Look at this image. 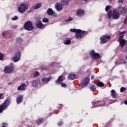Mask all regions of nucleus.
Here are the masks:
<instances>
[{
  "label": "nucleus",
  "instance_id": "1",
  "mask_svg": "<svg viewBox=\"0 0 127 127\" xmlns=\"http://www.w3.org/2000/svg\"><path fill=\"white\" fill-rule=\"evenodd\" d=\"M70 31L71 32H74L76 33L75 35V37L76 39H81L83 37V35L85 34L86 32L85 31H82L80 29H70Z\"/></svg>",
  "mask_w": 127,
  "mask_h": 127
},
{
  "label": "nucleus",
  "instance_id": "2",
  "mask_svg": "<svg viewBox=\"0 0 127 127\" xmlns=\"http://www.w3.org/2000/svg\"><path fill=\"white\" fill-rule=\"evenodd\" d=\"M125 33H126V31L121 32L119 33L120 36L118 38V40L121 48H124V47H125V46L126 45V44L127 43V41L125 39H123L124 36H125Z\"/></svg>",
  "mask_w": 127,
  "mask_h": 127
},
{
  "label": "nucleus",
  "instance_id": "3",
  "mask_svg": "<svg viewBox=\"0 0 127 127\" xmlns=\"http://www.w3.org/2000/svg\"><path fill=\"white\" fill-rule=\"evenodd\" d=\"M9 104H10V101H9V98H7L2 105H0V114H1L3 111L6 110L7 109V107L9 106Z\"/></svg>",
  "mask_w": 127,
  "mask_h": 127
},
{
  "label": "nucleus",
  "instance_id": "4",
  "mask_svg": "<svg viewBox=\"0 0 127 127\" xmlns=\"http://www.w3.org/2000/svg\"><path fill=\"white\" fill-rule=\"evenodd\" d=\"M24 28L26 30L31 31V30H33L34 27H33V24L31 21H28L24 24Z\"/></svg>",
  "mask_w": 127,
  "mask_h": 127
},
{
  "label": "nucleus",
  "instance_id": "5",
  "mask_svg": "<svg viewBox=\"0 0 127 127\" xmlns=\"http://www.w3.org/2000/svg\"><path fill=\"white\" fill-rule=\"evenodd\" d=\"M89 55L91 56L92 59H99L101 57L100 54L96 53L95 50H92L89 52Z\"/></svg>",
  "mask_w": 127,
  "mask_h": 127
},
{
  "label": "nucleus",
  "instance_id": "6",
  "mask_svg": "<svg viewBox=\"0 0 127 127\" xmlns=\"http://www.w3.org/2000/svg\"><path fill=\"white\" fill-rule=\"evenodd\" d=\"M20 6L18 8V11L20 13H24L26 10H27V9L28 8V5L27 4H24L22 3L20 5ZM24 6V8H22V7Z\"/></svg>",
  "mask_w": 127,
  "mask_h": 127
},
{
  "label": "nucleus",
  "instance_id": "7",
  "mask_svg": "<svg viewBox=\"0 0 127 127\" xmlns=\"http://www.w3.org/2000/svg\"><path fill=\"white\" fill-rule=\"evenodd\" d=\"M118 10L119 11L120 14L121 15H123V14H125V13H127V8L126 7H122V5H120L118 6Z\"/></svg>",
  "mask_w": 127,
  "mask_h": 127
},
{
  "label": "nucleus",
  "instance_id": "8",
  "mask_svg": "<svg viewBox=\"0 0 127 127\" xmlns=\"http://www.w3.org/2000/svg\"><path fill=\"white\" fill-rule=\"evenodd\" d=\"M111 38V36L106 35H102L100 38V43L101 44H105V43H107L108 42L107 39H110Z\"/></svg>",
  "mask_w": 127,
  "mask_h": 127
},
{
  "label": "nucleus",
  "instance_id": "9",
  "mask_svg": "<svg viewBox=\"0 0 127 127\" xmlns=\"http://www.w3.org/2000/svg\"><path fill=\"white\" fill-rule=\"evenodd\" d=\"M121 16V14L119 12V10L116 9L113 10V13L112 14V18L113 19H119Z\"/></svg>",
  "mask_w": 127,
  "mask_h": 127
},
{
  "label": "nucleus",
  "instance_id": "10",
  "mask_svg": "<svg viewBox=\"0 0 127 127\" xmlns=\"http://www.w3.org/2000/svg\"><path fill=\"white\" fill-rule=\"evenodd\" d=\"M12 71H13V66H5L4 68L3 72L4 73L10 74V73H12Z\"/></svg>",
  "mask_w": 127,
  "mask_h": 127
},
{
  "label": "nucleus",
  "instance_id": "11",
  "mask_svg": "<svg viewBox=\"0 0 127 127\" xmlns=\"http://www.w3.org/2000/svg\"><path fill=\"white\" fill-rule=\"evenodd\" d=\"M35 24L37 28H39L40 29H43L45 28V25L43 24L42 22L40 20L36 22Z\"/></svg>",
  "mask_w": 127,
  "mask_h": 127
},
{
  "label": "nucleus",
  "instance_id": "12",
  "mask_svg": "<svg viewBox=\"0 0 127 127\" xmlns=\"http://www.w3.org/2000/svg\"><path fill=\"white\" fill-rule=\"evenodd\" d=\"M20 57H21V53L17 52L13 58V61L14 62H18L20 60Z\"/></svg>",
  "mask_w": 127,
  "mask_h": 127
},
{
  "label": "nucleus",
  "instance_id": "13",
  "mask_svg": "<svg viewBox=\"0 0 127 127\" xmlns=\"http://www.w3.org/2000/svg\"><path fill=\"white\" fill-rule=\"evenodd\" d=\"M89 83H90V78L89 77H86L82 80L81 85H82V86H88Z\"/></svg>",
  "mask_w": 127,
  "mask_h": 127
},
{
  "label": "nucleus",
  "instance_id": "14",
  "mask_svg": "<svg viewBox=\"0 0 127 127\" xmlns=\"http://www.w3.org/2000/svg\"><path fill=\"white\" fill-rule=\"evenodd\" d=\"M40 82L41 80L39 78L33 80L32 82V87H34V88H37V87H38V85L40 84Z\"/></svg>",
  "mask_w": 127,
  "mask_h": 127
},
{
  "label": "nucleus",
  "instance_id": "15",
  "mask_svg": "<svg viewBox=\"0 0 127 127\" xmlns=\"http://www.w3.org/2000/svg\"><path fill=\"white\" fill-rule=\"evenodd\" d=\"M55 7L57 11H61L63 9V5L59 2L56 3Z\"/></svg>",
  "mask_w": 127,
  "mask_h": 127
},
{
  "label": "nucleus",
  "instance_id": "16",
  "mask_svg": "<svg viewBox=\"0 0 127 127\" xmlns=\"http://www.w3.org/2000/svg\"><path fill=\"white\" fill-rule=\"evenodd\" d=\"M93 104L96 108L97 107H103L105 106V102L104 101H96L94 102Z\"/></svg>",
  "mask_w": 127,
  "mask_h": 127
},
{
  "label": "nucleus",
  "instance_id": "17",
  "mask_svg": "<svg viewBox=\"0 0 127 127\" xmlns=\"http://www.w3.org/2000/svg\"><path fill=\"white\" fill-rule=\"evenodd\" d=\"M22 101H23V95H19L16 98V102L17 105L20 104Z\"/></svg>",
  "mask_w": 127,
  "mask_h": 127
},
{
  "label": "nucleus",
  "instance_id": "18",
  "mask_svg": "<svg viewBox=\"0 0 127 127\" xmlns=\"http://www.w3.org/2000/svg\"><path fill=\"white\" fill-rule=\"evenodd\" d=\"M84 14H85V10H82V9H79L77 10L76 15L80 17L81 16H83Z\"/></svg>",
  "mask_w": 127,
  "mask_h": 127
},
{
  "label": "nucleus",
  "instance_id": "19",
  "mask_svg": "<svg viewBox=\"0 0 127 127\" xmlns=\"http://www.w3.org/2000/svg\"><path fill=\"white\" fill-rule=\"evenodd\" d=\"M43 83H45L46 84H48L50 81H51V76L49 77H44L41 79Z\"/></svg>",
  "mask_w": 127,
  "mask_h": 127
},
{
  "label": "nucleus",
  "instance_id": "20",
  "mask_svg": "<svg viewBox=\"0 0 127 127\" xmlns=\"http://www.w3.org/2000/svg\"><path fill=\"white\" fill-rule=\"evenodd\" d=\"M48 15H53V16H56V14L55 13L54 11L52 8H49L47 11Z\"/></svg>",
  "mask_w": 127,
  "mask_h": 127
},
{
  "label": "nucleus",
  "instance_id": "21",
  "mask_svg": "<svg viewBox=\"0 0 127 127\" xmlns=\"http://www.w3.org/2000/svg\"><path fill=\"white\" fill-rule=\"evenodd\" d=\"M77 77V75L74 73H70L68 75L67 78L69 80H75Z\"/></svg>",
  "mask_w": 127,
  "mask_h": 127
},
{
  "label": "nucleus",
  "instance_id": "22",
  "mask_svg": "<svg viewBox=\"0 0 127 127\" xmlns=\"http://www.w3.org/2000/svg\"><path fill=\"white\" fill-rule=\"evenodd\" d=\"M25 83H22L17 89L18 91H25Z\"/></svg>",
  "mask_w": 127,
  "mask_h": 127
},
{
  "label": "nucleus",
  "instance_id": "23",
  "mask_svg": "<svg viewBox=\"0 0 127 127\" xmlns=\"http://www.w3.org/2000/svg\"><path fill=\"white\" fill-rule=\"evenodd\" d=\"M56 84H62L63 83V75L59 76L58 79L56 80Z\"/></svg>",
  "mask_w": 127,
  "mask_h": 127
},
{
  "label": "nucleus",
  "instance_id": "24",
  "mask_svg": "<svg viewBox=\"0 0 127 127\" xmlns=\"http://www.w3.org/2000/svg\"><path fill=\"white\" fill-rule=\"evenodd\" d=\"M117 96H118V93L116 92V91L114 89H112L111 90V97H112L113 99H116Z\"/></svg>",
  "mask_w": 127,
  "mask_h": 127
},
{
  "label": "nucleus",
  "instance_id": "25",
  "mask_svg": "<svg viewBox=\"0 0 127 127\" xmlns=\"http://www.w3.org/2000/svg\"><path fill=\"white\" fill-rule=\"evenodd\" d=\"M70 0H61V2L63 5H68Z\"/></svg>",
  "mask_w": 127,
  "mask_h": 127
},
{
  "label": "nucleus",
  "instance_id": "26",
  "mask_svg": "<svg viewBox=\"0 0 127 127\" xmlns=\"http://www.w3.org/2000/svg\"><path fill=\"white\" fill-rule=\"evenodd\" d=\"M23 42V39L20 37H17L16 39V43H18L19 44H21Z\"/></svg>",
  "mask_w": 127,
  "mask_h": 127
},
{
  "label": "nucleus",
  "instance_id": "27",
  "mask_svg": "<svg viewBox=\"0 0 127 127\" xmlns=\"http://www.w3.org/2000/svg\"><path fill=\"white\" fill-rule=\"evenodd\" d=\"M43 122H44V119L39 118L36 121V124L37 125H40L41 124H43Z\"/></svg>",
  "mask_w": 127,
  "mask_h": 127
},
{
  "label": "nucleus",
  "instance_id": "28",
  "mask_svg": "<svg viewBox=\"0 0 127 127\" xmlns=\"http://www.w3.org/2000/svg\"><path fill=\"white\" fill-rule=\"evenodd\" d=\"M42 5V4L41 3H38L34 7V9H38V8H40Z\"/></svg>",
  "mask_w": 127,
  "mask_h": 127
},
{
  "label": "nucleus",
  "instance_id": "29",
  "mask_svg": "<svg viewBox=\"0 0 127 127\" xmlns=\"http://www.w3.org/2000/svg\"><path fill=\"white\" fill-rule=\"evenodd\" d=\"M104 85V83L101 81L98 82L96 83V85L97 86V87H100V88L103 87Z\"/></svg>",
  "mask_w": 127,
  "mask_h": 127
},
{
  "label": "nucleus",
  "instance_id": "30",
  "mask_svg": "<svg viewBox=\"0 0 127 127\" xmlns=\"http://www.w3.org/2000/svg\"><path fill=\"white\" fill-rule=\"evenodd\" d=\"M89 89L90 90V91H95V90H96V86H95V85H91L90 87H89Z\"/></svg>",
  "mask_w": 127,
  "mask_h": 127
},
{
  "label": "nucleus",
  "instance_id": "31",
  "mask_svg": "<svg viewBox=\"0 0 127 127\" xmlns=\"http://www.w3.org/2000/svg\"><path fill=\"white\" fill-rule=\"evenodd\" d=\"M64 44L65 45H69V44H71V40L67 39L64 43Z\"/></svg>",
  "mask_w": 127,
  "mask_h": 127
},
{
  "label": "nucleus",
  "instance_id": "32",
  "mask_svg": "<svg viewBox=\"0 0 127 127\" xmlns=\"http://www.w3.org/2000/svg\"><path fill=\"white\" fill-rule=\"evenodd\" d=\"M112 10H110L108 12V13H107L108 18H112Z\"/></svg>",
  "mask_w": 127,
  "mask_h": 127
},
{
  "label": "nucleus",
  "instance_id": "33",
  "mask_svg": "<svg viewBox=\"0 0 127 127\" xmlns=\"http://www.w3.org/2000/svg\"><path fill=\"white\" fill-rule=\"evenodd\" d=\"M39 76V72L38 71H35V72L34 73V77L37 78V77H38Z\"/></svg>",
  "mask_w": 127,
  "mask_h": 127
},
{
  "label": "nucleus",
  "instance_id": "34",
  "mask_svg": "<svg viewBox=\"0 0 127 127\" xmlns=\"http://www.w3.org/2000/svg\"><path fill=\"white\" fill-rule=\"evenodd\" d=\"M42 21H43V22H45L46 23L47 22H49V20L48 19V18H43Z\"/></svg>",
  "mask_w": 127,
  "mask_h": 127
},
{
  "label": "nucleus",
  "instance_id": "35",
  "mask_svg": "<svg viewBox=\"0 0 127 127\" xmlns=\"http://www.w3.org/2000/svg\"><path fill=\"white\" fill-rule=\"evenodd\" d=\"M126 90H127V88L124 87H122L120 88V92L121 93H123L124 92H125V91H126Z\"/></svg>",
  "mask_w": 127,
  "mask_h": 127
},
{
  "label": "nucleus",
  "instance_id": "36",
  "mask_svg": "<svg viewBox=\"0 0 127 127\" xmlns=\"http://www.w3.org/2000/svg\"><path fill=\"white\" fill-rule=\"evenodd\" d=\"M110 8H111V6H110V5L106 6V7H105V11L108 12V11H109V10H110Z\"/></svg>",
  "mask_w": 127,
  "mask_h": 127
},
{
  "label": "nucleus",
  "instance_id": "37",
  "mask_svg": "<svg viewBox=\"0 0 127 127\" xmlns=\"http://www.w3.org/2000/svg\"><path fill=\"white\" fill-rule=\"evenodd\" d=\"M72 20H73V18L69 17L67 19H66L65 20V21H66V22H68L69 21H72Z\"/></svg>",
  "mask_w": 127,
  "mask_h": 127
},
{
  "label": "nucleus",
  "instance_id": "38",
  "mask_svg": "<svg viewBox=\"0 0 127 127\" xmlns=\"http://www.w3.org/2000/svg\"><path fill=\"white\" fill-rule=\"evenodd\" d=\"M61 86L63 88H67V85L65 83H62Z\"/></svg>",
  "mask_w": 127,
  "mask_h": 127
},
{
  "label": "nucleus",
  "instance_id": "39",
  "mask_svg": "<svg viewBox=\"0 0 127 127\" xmlns=\"http://www.w3.org/2000/svg\"><path fill=\"white\" fill-rule=\"evenodd\" d=\"M17 19H18V17L17 16H15L12 18V20H16Z\"/></svg>",
  "mask_w": 127,
  "mask_h": 127
},
{
  "label": "nucleus",
  "instance_id": "40",
  "mask_svg": "<svg viewBox=\"0 0 127 127\" xmlns=\"http://www.w3.org/2000/svg\"><path fill=\"white\" fill-rule=\"evenodd\" d=\"M2 59H3V55L0 53V60H2Z\"/></svg>",
  "mask_w": 127,
  "mask_h": 127
},
{
  "label": "nucleus",
  "instance_id": "41",
  "mask_svg": "<svg viewBox=\"0 0 127 127\" xmlns=\"http://www.w3.org/2000/svg\"><path fill=\"white\" fill-rule=\"evenodd\" d=\"M63 125V122L62 121L59 122L58 124V125L59 126V127H61V126H62Z\"/></svg>",
  "mask_w": 127,
  "mask_h": 127
},
{
  "label": "nucleus",
  "instance_id": "42",
  "mask_svg": "<svg viewBox=\"0 0 127 127\" xmlns=\"http://www.w3.org/2000/svg\"><path fill=\"white\" fill-rule=\"evenodd\" d=\"M124 24H127V16L126 17V18L124 19Z\"/></svg>",
  "mask_w": 127,
  "mask_h": 127
},
{
  "label": "nucleus",
  "instance_id": "43",
  "mask_svg": "<svg viewBox=\"0 0 127 127\" xmlns=\"http://www.w3.org/2000/svg\"><path fill=\"white\" fill-rule=\"evenodd\" d=\"M123 2H124V1L122 0H118V3H123Z\"/></svg>",
  "mask_w": 127,
  "mask_h": 127
},
{
  "label": "nucleus",
  "instance_id": "44",
  "mask_svg": "<svg viewBox=\"0 0 127 127\" xmlns=\"http://www.w3.org/2000/svg\"><path fill=\"white\" fill-rule=\"evenodd\" d=\"M3 96V93H0V100L2 96Z\"/></svg>",
  "mask_w": 127,
  "mask_h": 127
},
{
  "label": "nucleus",
  "instance_id": "45",
  "mask_svg": "<svg viewBox=\"0 0 127 127\" xmlns=\"http://www.w3.org/2000/svg\"><path fill=\"white\" fill-rule=\"evenodd\" d=\"M94 78H95V77L93 75H91V80H94Z\"/></svg>",
  "mask_w": 127,
  "mask_h": 127
},
{
  "label": "nucleus",
  "instance_id": "46",
  "mask_svg": "<svg viewBox=\"0 0 127 127\" xmlns=\"http://www.w3.org/2000/svg\"><path fill=\"white\" fill-rule=\"evenodd\" d=\"M124 103L125 104V105H127V100H125L124 101Z\"/></svg>",
  "mask_w": 127,
  "mask_h": 127
},
{
  "label": "nucleus",
  "instance_id": "47",
  "mask_svg": "<svg viewBox=\"0 0 127 127\" xmlns=\"http://www.w3.org/2000/svg\"><path fill=\"white\" fill-rule=\"evenodd\" d=\"M123 64H127V61H125L124 62Z\"/></svg>",
  "mask_w": 127,
  "mask_h": 127
},
{
  "label": "nucleus",
  "instance_id": "48",
  "mask_svg": "<svg viewBox=\"0 0 127 127\" xmlns=\"http://www.w3.org/2000/svg\"><path fill=\"white\" fill-rule=\"evenodd\" d=\"M109 2H112L113 1V0H109Z\"/></svg>",
  "mask_w": 127,
  "mask_h": 127
},
{
  "label": "nucleus",
  "instance_id": "49",
  "mask_svg": "<svg viewBox=\"0 0 127 127\" xmlns=\"http://www.w3.org/2000/svg\"><path fill=\"white\" fill-rule=\"evenodd\" d=\"M84 1H88V0H83Z\"/></svg>",
  "mask_w": 127,
  "mask_h": 127
},
{
  "label": "nucleus",
  "instance_id": "50",
  "mask_svg": "<svg viewBox=\"0 0 127 127\" xmlns=\"http://www.w3.org/2000/svg\"><path fill=\"white\" fill-rule=\"evenodd\" d=\"M126 60H127V56L126 57Z\"/></svg>",
  "mask_w": 127,
  "mask_h": 127
},
{
  "label": "nucleus",
  "instance_id": "51",
  "mask_svg": "<svg viewBox=\"0 0 127 127\" xmlns=\"http://www.w3.org/2000/svg\"><path fill=\"white\" fill-rule=\"evenodd\" d=\"M20 7H22V8H24V6H23V7L20 6Z\"/></svg>",
  "mask_w": 127,
  "mask_h": 127
}]
</instances>
